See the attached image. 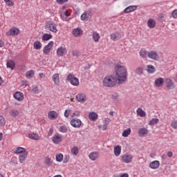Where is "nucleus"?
<instances>
[{"label":"nucleus","mask_w":177,"mask_h":177,"mask_svg":"<svg viewBox=\"0 0 177 177\" xmlns=\"http://www.w3.org/2000/svg\"><path fill=\"white\" fill-rule=\"evenodd\" d=\"M127 81V68L121 65L115 67V73L105 77L102 80V85L105 88H113L117 84H124Z\"/></svg>","instance_id":"nucleus-1"},{"label":"nucleus","mask_w":177,"mask_h":177,"mask_svg":"<svg viewBox=\"0 0 177 177\" xmlns=\"http://www.w3.org/2000/svg\"><path fill=\"white\" fill-rule=\"evenodd\" d=\"M45 28L50 32H53L54 34L57 33L59 30L57 29V24L52 21H47L45 23Z\"/></svg>","instance_id":"nucleus-2"},{"label":"nucleus","mask_w":177,"mask_h":177,"mask_svg":"<svg viewBox=\"0 0 177 177\" xmlns=\"http://www.w3.org/2000/svg\"><path fill=\"white\" fill-rule=\"evenodd\" d=\"M66 80H68L73 86H78V85H80V80L74 77L73 74H69L66 77Z\"/></svg>","instance_id":"nucleus-3"},{"label":"nucleus","mask_w":177,"mask_h":177,"mask_svg":"<svg viewBox=\"0 0 177 177\" xmlns=\"http://www.w3.org/2000/svg\"><path fill=\"white\" fill-rule=\"evenodd\" d=\"M19 34H20V29L17 27H12L6 33V35L8 37H17Z\"/></svg>","instance_id":"nucleus-4"},{"label":"nucleus","mask_w":177,"mask_h":177,"mask_svg":"<svg viewBox=\"0 0 177 177\" xmlns=\"http://www.w3.org/2000/svg\"><path fill=\"white\" fill-rule=\"evenodd\" d=\"M165 87L167 89H175V88L176 86L175 85V82H174V80H172L169 77H167L165 79Z\"/></svg>","instance_id":"nucleus-5"},{"label":"nucleus","mask_w":177,"mask_h":177,"mask_svg":"<svg viewBox=\"0 0 177 177\" xmlns=\"http://www.w3.org/2000/svg\"><path fill=\"white\" fill-rule=\"evenodd\" d=\"M70 124L73 128H81L82 125V121H81L79 118H73L71 120Z\"/></svg>","instance_id":"nucleus-6"},{"label":"nucleus","mask_w":177,"mask_h":177,"mask_svg":"<svg viewBox=\"0 0 177 177\" xmlns=\"http://www.w3.org/2000/svg\"><path fill=\"white\" fill-rule=\"evenodd\" d=\"M147 56L149 59H151V60H160V55H158V53L156 50L149 51Z\"/></svg>","instance_id":"nucleus-7"},{"label":"nucleus","mask_w":177,"mask_h":177,"mask_svg":"<svg viewBox=\"0 0 177 177\" xmlns=\"http://www.w3.org/2000/svg\"><path fill=\"white\" fill-rule=\"evenodd\" d=\"M82 21H89L90 19H92V12L85 11L80 17Z\"/></svg>","instance_id":"nucleus-8"},{"label":"nucleus","mask_w":177,"mask_h":177,"mask_svg":"<svg viewBox=\"0 0 177 177\" xmlns=\"http://www.w3.org/2000/svg\"><path fill=\"white\" fill-rule=\"evenodd\" d=\"M67 55V48L64 46H59L57 49V56L58 57H63V56H66Z\"/></svg>","instance_id":"nucleus-9"},{"label":"nucleus","mask_w":177,"mask_h":177,"mask_svg":"<svg viewBox=\"0 0 177 177\" xmlns=\"http://www.w3.org/2000/svg\"><path fill=\"white\" fill-rule=\"evenodd\" d=\"M133 160V157L131 154L126 153L121 156V160L122 162H125L126 164H130Z\"/></svg>","instance_id":"nucleus-10"},{"label":"nucleus","mask_w":177,"mask_h":177,"mask_svg":"<svg viewBox=\"0 0 177 177\" xmlns=\"http://www.w3.org/2000/svg\"><path fill=\"white\" fill-rule=\"evenodd\" d=\"M53 48V41H50L43 49V53L44 55H49L50 50Z\"/></svg>","instance_id":"nucleus-11"},{"label":"nucleus","mask_w":177,"mask_h":177,"mask_svg":"<svg viewBox=\"0 0 177 177\" xmlns=\"http://www.w3.org/2000/svg\"><path fill=\"white\" fill-rule=\"evenodd\" d=\"M165 83V80L163 77H158L155 80L154 85L156 88H161V86H164Z\"/></svg>","instance_id":"nucleus-12"},{"label":"nucleus","mask_w":177,"mask_h":177,"mask_svg":"<svg viewBox=\"0 0 177 177\" xmlns=\"http://www.w3.org/2000/svg\"><path fill=\"white\" fill-rule=\"evenodd\" d=\"M52 140L55 145H59V143H62V141L63 140V136L59 133L55 134L53 136Z\"/></svg>","instance_id":"nucleus-13"},{"label":"nucleus","mask_w":177,"mask_h":177,"mask_svg":"<svg viewBox=\"0 0 177 177\" xmlns=\"http://www.w3.org/2000/svg\"><path fill=\"white\" fill-rule=\"evenodd\" d=\"M13 96L17 102H23L24 100V94L20 91H16Z\"/></svg>","instance_id":"nucleus-14"},{"label":"nucleus","mask_w":177,"mask_h":177,"mask_svg":"<svg viewBox=\"0 0 177 177\" xmlns=\"http://www.w3.org/2000/svg\"><path fill=\"white\" fill-rule=\"evenodd\" d=\"M72 34L73 37H75V38H78V37H81V35L84 34V31L81 28H76L73 30Z\"/></svg>","instance_id":"nucleus-15"},{"label":"nucleus","mask_w":177,"mask_h":177,"mask_svg":"<svg viewBox=\"0 0 177 177\" xmlns=\"http://www.w3.org/2000/svg\"><path fill=\"white\" fill-rule=\"evenodd\" d=\"M57 117H59V113L55 111H50L48 113V120H57Z\"/></svg>","instance_id":"nucleus-16"},{"label":"nucleus","mask_w":177,"mask_h":177,"mask_svg":"<svg viewBox=\"0 0 177 177\" xmlns=\"http://www.w3.org/2000/svg\"><path fill=\"white\" fill-rule=\"evenodd\" d=\"M71 15V10L62 11L61 12V17L64 20V21H68V17Z\"/></svg>","instance_id":"nucleus-17"},{"label":"nucleus","mask_w":177,"mask_h":177,"mask_svg":"<svg viewBox=\"0 0 177 177\" xmlns=\"http://www.w3.org/2000/svg\"><path fill=\"white\" fill-rule=\"evenodd\" d=\"M76 100L80 103H85L86 102V95L84 93H79L76 95Z\"/></svg>","instance_id":"nucleus-18"},{"label":"nucleus","mask_w":177,"mask_h":177,"mask_svg":"<svg viewBox=\"0 0 177 177\" xmlns=\"http://www.w3.org/2000/svg\"><path fill=\"white\" fill-rule=\"evenodd\" d=\"M12 151H14L15 154H23L27 152V150L24 147H18L17 148H14Z\"/></svg>","instance_id":"nucleus-19"},{"label":"nucleus","mask_w":177,"mask_h":177,"mask_svg":"<svg viewBox=\"0 0 177 177\" xmlns=\"http://www.w3.org/2000/svg\"><path fill=\"white\" fill-rule=\"evenodd\" d=\"M121 38H122V36L119 32H115L111 35V39H112V41H118V39H121Z\"/></svg>","instance_id":"nucleus-20"},{"label":"nucleus","mask_w":177,"mask_h":177,"mask_svg":"<svg viewBox=\"0 0 177 177\" xmlns=\"http://www.w3.org/2000/svg\"><path fill=\"white\" fill-rule=\"evenodd\" d=\"M27 157H28V151L19 154L18 158L20 164H23L26 161Z\"/></svg>","instance_id":"nucleus-21"},{"label":"nucleus","mask_w":177,"mask_h":177,"mask_svg":"<svg viewBox=\"0 0 177 177\" xmlns=\"http://www.w3.org/2000/svg\"><path fill=\"white\" fill-rule=\"evenodd\" d=\"M151 169H158L160 168V161L154 160L149 164Z\"/></svg>","instance_id":"nucleus-22"},{"label":"nucleus","mask_w":177,"mask_h":177,"mask_svg":"<svg viewBox=\"0 0 177 177\" xmlns=\"http://www.w3.org/2000/svg\"><path fill=\"white\" fill-rule=\"evenodd\" d=\"M147 133H149V130L145 127L138 129V135L141 138H145Z\"/></svg>","instance_id":"nucleus-23"},{"label":"nucleus","mask_w":177,"mask_h":177,"mask_svg":"<svg viewBox=\"0 0 177 177\" xmlns=\"http://www.w3.org/2000/svg\"><path fill=\"white\" fill-rule=\"evenodd\" d=\"M137 9H138L137 6H129L127 7L123 12L124 13H131L132 12H135V10H136Z\"/></svg>","instance_id":"nucleus-24"},{"label":"nucleus","mask_w":177,"mask_h":177,"mask_svg":"<svg viewBox=\"0 0 177 177\" xmlns=\"http://www.w3.org/2000/svg\"><path fill=\"white\" fill-rule=\"evenodd\" d=\"M88 158L92 161H96V160H97V158H99V152H97V151L91 152L88 155Z\"/></svg>","instance_id":"nucleus-25"},{"label":"nucleus","mask_w":177,"mask_h":177,"mask_svg":"<svg viewBox=\"0 0 177 177\" xmlns=\"http://www.w3.org/2000/svg\"><path fill=\"white\" fill-rule=\"evenodd\" d=\"M111 122V119L110 118H106L104 120V124L102 125V130L106 131L109 127V124Z\"/></svg>","instance_id":"nucleus-26"},{"label":"nucleus","mask_w":177,"mask_h":177,"mask_svg":"<svg viewBox=\"0 0 177 177\" xmlns=\"http://www.w3.org/2000/svg\"><path fill=\"white\" fill-rule=\"evenodd\" d=\"M59 77V73H55L52 77V80L55 85H59V84H60V79Z\"/></svg>","instance_id":"nucleus-27"},{"label":"nucleus","mask_w":177,"mask_h":177,"mask_svg":"<svg viewBox=\"0 0 177 177\" xmlns=\"http://www.w3.org/2000/svg\"><path fill=\"white\" fill-rule=\"evenodd\" d=\"M6 66L7 68L15 70V68L16 67V62H15L13 60H9L7 62Z\"/></svg>","instance_id":"nucleus-28"},{"label":"nucleus","mask_w":177,"mask_h":177,"mask_svg":"<svg viewBox=\"0 0 177 177\" xmlns=\"http://www.w3.org/2000/svg\"><path fill=\"white\" fill-rule=\"evenodd\" d=\"M28 137L29 139H32V140H39L40 139L39 135L35 133H29Z\"/></svg>","instance_id":"nucleus-29"},{"label":"nucleus","mask_w":177,"mask_h":177,"mask_svg":"<svg viewBox=\"0 0 177 177\" xmlns=\"http://www.w3.org/2000/svg\"><path fill=\"white\" fill-rule=\"evenodd\" d=\"M33 48L36 50H39L42 48V43H41V41H35L33 43Z\"/></svg>","instance_id":"nucleus-30"},{"label":"nucleus","mask_w":177,"mask_h":177,"mask_svg":"<svg viewBox=\"0 0 177 177\" xmlns=\"http://www.w3.org/2000/svg\"><path fill=\"white\" fill-rule=\"evenodd\" d=\"M88 118L91 121H96L97 120V113L95 112H91L88 114Z\"/></svg>","instance_id":"nucleus-31"},{"label":"nucleus","mask_w":177,"mask_h":177,"mask_svg":"<svg viewBox=\"0 0 177 177\" xmlns=\"http://www.w3.org/2000/svg\"><path fill=\"white\" fill-rule=\"evenodd\" d=\"M114 154L116 157H118L121 154V146L117 145L113 149Z\"/></svg>","instance_id":"nucleus-32"},{"label":"nucleus","mask_w":177,"mask_h":177,"mask_svg":"<svg viewBox=\"0 0 177 177\" xmlns=\"http://www.w3.org/2000/svg\"><path fill=\"white\" fill-rule=\"evenodd\" d=\"M147 26L149 28H154L156 27V21L153 19H150L147 21Z\"/></svg>","instance_id":"nucleus-33"},{"label":"nucleus","mask_w":177,"mask_h":177,"mask_svg":"<svg viewBox=\"0 0 177 177\" xmlns=\"http://www.w3.org/2000/svg\"><path fill=\"white\" fill-rule=\"evenodd\" d=\"M147 71L149 74H153L156 73V68L153 65H148L147 66Z\"/></svg>","instance_id":"nucleus-34"},{"label":"nucleus","mask_w":177,"mask_h":177,"mask_svg":"<svg viewBox=\"0 0 177 177\" xmlns=\"http://www.w3.org/2000/svg\"><path fill=\"white\" fill-rule=\"evenodd\" d=\"M93 39L94 42H99V40L100 39V35L97 32H93Z\"/></svg>","instance_id":"nucleus-35"},{"label":"nucleus","mask_w":177,"mask_h":177,"mask_svg":"<svg viewBox=\"0 0 177 177\" xmlns=\"http://www.w3.org/2000/svg\"><path fill=\"white\" fill-rule=\"evenodd\" d=\"M137 115L139 117H146V112L142 109V108H138L136 110Z\"/></svg>","instance_id":"nucleus-36"},{"label":"nucleus","mask_w":177,"mask_h":177,"mask_svg":"<svg viewBox=\"0 0 177 177\" xmlns=\"http://www.w3.org/2000/svg\"><path fill=\"white\" fill-rule=\"evenodd\" d=\"M147 53H149V52H147L145 48H142L140 50V56L142 57V59H146V57H147Z\"/></svg>","instance_id":"nucleus-37"},{"label":"nucleus","mask_w":177,"mask_h":177,"mask_svg":"<svg viewBox=\"0 0 177 177\" xmlns=\"http://www.w3.org/2000/svg\"><path fill=\"white\" fill-rule=\"evenodd\" d=\"M71 153L73 154V156H78V153H80V149H78V147H73L71 149Z\"/></svg>","instance_id":"nucleus-38"},{"label":"nucleus","mask_w":177,"mask_h":177,"mask_svg":"<svg viewBox=\"0 0 177 177\" xmlns=\"http://www.w3.org/2000/svg\"><path fill=\"white\" fill-rule=\"evenodd\" d=\"M53 36L51 34L46 33L43 35L41 39L42 41H49V39H52Z\"/></svg>","instance_id":"nucleus-39"},{"label":"nucleus","mask_w":177,"mask_h":177,"mask_svg":"<svg viewBox=\"0 0 177 177\" xmlns=\"http://www.w3.org/2000/svg\"><path fill=\"white\" fill-rule=\"evenodd\" d=\"M10 115L14 118L17 117V115H19V111L17 109H11L10 111Z\"/></svg>","instance_id":"nucleus-40"},{"label":"nucleus","mask_w":177,"mask_h":177,"mask_svg":"<svg viewBox=\"0 0 177 177\" xmlns=\"http://www.w3.org/2000/svg\"><path fill=\"white\" fill-rule=\"evenodd\" d=\"M44 164L47 165V167H50V165L53 164V160H52L51 158L47 157L44 160Z\"/></svg>","instance_id":"nucleus-41"},{"label":"nucleus","mask_w":177,"mask_h":177,"mask_svg":"<svg viewBox=\"0 0 177 177\" xmlns=\"http://www.w3.org/2000/svg\"><path fill=\"white\" fill-rule=\"evenodd\" d=\"M131 129H128L127 130H124L123 131V133H122V136H123V138H128V136H129V135H131Z\"/></svg>","instance_id":"nucleus-42"},{"label":"nucleus","mask_w":177,"mask_h":177,"mask_svg":"<svg viewBox=\"0 0 177 177\" xmlns=\"http://www.w3.org/2000/svg\"><path fill=\"white\" fill-rule=\"evenodd\" d=\"M159 121L160 120H158V118H153L149 121V125L150 126L156 125V124H158Z\"/></svg>","instance_id":"nucleus-43"},{"label":"nucleus","mask_w":177,"mask_h":177,"mask_svg":"<svg viewBox=\"0 0 177 177\" xmlns=\"http://www.w3.org/2000/svg\"><path fill=\"white\" fill-rule=\"evenodd\" d=\"M34 74H35L34 71L30 70V71L26 72V75L27 78H32V76L34 75Z\"/></svg>","instance_id":"nucleus-44"},{"label":"nucleus","mask_w":177,"mask_h":177,"mask_svg":"<svg viewBox=\"0 0 177 177\" xmlns=\"http://www.w3.org/2000/svg\"><path fill=\"white\" fill-rule=\"evenodd\" d=\"M31 93L35 94V95L39 93V88H38V86H33L31 90Z\"/></svg>","instance_id":"nucleus-45"},{"label":"nucleus","mask_w":177,"mask_h":177,"mask_svg":"<svg viewBox=\"0 0 177 177\" xmlns=\"http://www.w3.org/2000/svg\"><path fill=\"white\" fill-rule=\"evenodd\" d=\"M56 161L58 162H62L63 161V154L62 153H58L56 155Z\"/></svg>","instance_id":"nucleus-46"},{"label":"nucleus","mask_w":177,"mask_h":177,"mask_svg":"<svg viewBox=\"0 0 177 177\" xmlns=\"http://www.w3.org/2000/svg\"><path fill=\"white\" fill-rule=\"evenodd\" d=\"M5 124H6L5 118H3L2 115H0V127H4Z\"/></svg>","instance_id":"nucleus-47"},{"label":"nucleus","mask_w":177,"mask_h":177,"mask_svg":"<svg viewBox=\"0 0 177 177\" xmlns=\"http://www.w3.org/2000/svg\"><path fill=\"white\" fill-rule=\"evenodd\" d=\"M64 117L66 118H68L70 117V115L71 114V109H66L64 111Z\"/></svg>","instance_id":"nucleus-48"},{"label":"nucleus","mask_w":177,"mask_h":177,"mask_svg":"<svg viewBox=\"0 0 177 177\" xmlns=\"http://www.w3.org/2000/svg\"><path fill=\"white\" fill-rule=\"evenodd\" d=\"M59 129V132H62V133H66L67 132V127L66 126H61Z\"/></svg>","instance_id":"nucleus-49"},{"label":"nucleus","mask_w":177,"mask_h":177,"mask_svg":"<svg viewBox=\"0 0 177 177\" xmlns=\"http://www.w3.org/2000/svg\"><path fill=\"white\" fill-rule=\"evenodd\" d=\"M136 74L138 75H142L143 74V68L139 67L136 70Z\"/></svg>","instance_id":"nucleus-50"},{"label":"nucleus","mask_w":177,"mask_h":177,"mask_svg":"<svg viewBox=\"0 0 177 177\" xmlns=\"http://www.w3.org/2000/svg\"><path fill=\"white\" fill-rule=\"evenodd\" d=\"M171 127L173 128V129H177V120L171 121Z\"/></svg>","instance_id":"nucleus-51"},{"label":"nucleus","mask_w":177,"mask_h":177,"mask_svg":"<svg viewBox=\"0 0 177 177\" xmlns=\"http://www.w3.org/2000/svg\"><path fill=\"white\" fill-rule=\"evenodd\" d=\"M4 2L7 3L8 6H13L15 5V1L12 0H4Z\"/></svg>","instance_id":"nucleus-52"},{"label":"nucleus","mask_w":177,"mask_h":177,"mask_svg":"<svg viewBox=\"0 0 177 177\" xmlns=\"http://www.w3.org/2000/svg\"><path fill=\"white\" fill-rule=\"evenodd\" d=\"M56 2L58 5H64V3L68 2V0H56Z\"/></svg>","instance_id":"nucleus-53"},{"label":"nucleus","mask_w":177,"mask_h":177,"mask_svg":"<svg viewBox=\"0 0 177 177\" xmlns=\"http://www.w3.org/2000/svg\"><path fill=\"white\" fill-rule=\"evenodd\" d=\"M68 161H70V156L66 155V156H65V157L63 160V162H64V164H67V162H68Z\"/></svg>","instance_id":"nucleus-54"},{"label":"nucleus","mask_w":177,"mask_h":177,"mask_svg":"<svg viewBox=\"0 0 177 177\" xmlns=\"http://www.w3.org/2000/svg\"><path fill=\"white\" fill-rule=\"evenodd\" d=\"M72 118H75V117H80V112L79 111H75L71 115Z\"/></svg>","instance_id":"nucleus-55"},{"label":"nucleus","mask_w":177,"mask_h":177,"mask_svg":"<svg viewBox=\"0 0 177 177\" xmlns=\"http://www.w3.org/2000/svg\"><path fill=\"white\" fill-rule=\"evenodd\" d=\"M172 17H174V19H177V10L173 11Z\"/></svg>","instance_id":"nucleus-56"},{"label":"nucleus","mask_w":177,"mask_h":177,"mask_svg":"<svg viewBox=\"0 0 177 177\" xmlns=\"http://www.w3.org/2000/svg\"><path fill=\"white\" fill-rule=\"evenodd\" d=\"M66 9H68V4H64L62 7V10H63V12H64V10H66Z\"/></svg>","instance_id":"nucleus-57"},{"label":"nucleus","mask_w":177,"mask_h":177,"mask_svg":"<svg viewBox=\"0 0 177 177\" xmlns=\"http://www.w3.org/2000/svg\"><path fill=\"white\" fill-rule=\"evenodd\" d=\"M112 99L113 100H117V99H118V95H117V94L113 95H112Z\"/></svg>","instance_id":"nucleus-58"},{"label":"nucleus","mask_w":177,"mask_h":177,"mask_svg":"<svg viewBox=\"0 0 177 177\" xmlns=\"http://www.w3.org/2000/svg\"><path fill=\"white\" fill-rule=\"evenodd\" d=\"M172 156H174V153H172V151H168L167 152V157L171 158V157H172Z\"/></svg>","instance_id":"nucleus-59"},{"label":"nucleus","mask_w":177,"mask_h":177,"mask_svg":"<svg viewBox=\"0 0 177 177\" xmlns=\"http://www.w3.org/2000/svg\"><path fill=\"white\" fill-rule=\"evenodd\" d=\"M73 56H78V51L75 50L72 53Z\"/></svg>","instance_id":"nucleus-60"},{"label":"nucleus","mask_w":177,"mask_h":177,"mask_svg":"<svg viewBox=\"0 0 177 177\" xmlns=\"http://www.w3.org/2000/svg\"><path fill=\"white\" fill-rule=\"evenodd\" d=\"M4 45H5V43L0 39V48H3Z\"/></svg>","instance_id":"nucleus-61"},{"label":"nucleus","mask_w":177,"mask_h":177,"mask_svg":"<svg viewBox=\"0 0 177 177\" xmlns=\"http://www.w3.org/2000/svg\"><path fill=\"white\" fill-rule=\"evenodd\" d=\"M120 177H129V175L127 173L122 174Z\"/></svg>","instance_id":"nucleus-62"},{"label":"nucleus","mask_w":177,"mask_h":177,"mask_svg":"<svg viewBox=\"0 0 177 177\" xmlns=\"http://www.w3.org/2000/svg\"><path fill=\"white\" fill-rule=\"evenodd\" d=\"M39 76L40 77V78H44V77H45V75H44V73H39Z\"/></svg>","instance_id":"nucleus-63"},{"label":"nucleus","mask_w":177,"mask_h":177,"mask_svg":"<svg viewBox=\"0 0 177 177\" xmlns=\"http://www.w3.org/2000/svg\"><path fill=\"white\" fill-rule=\"evenodd\" d=\"M3 82V80L2 79V77H0V86L1 85H2Z\"/></svg>","instance_id":"nucleus-64"}]
</instances>
